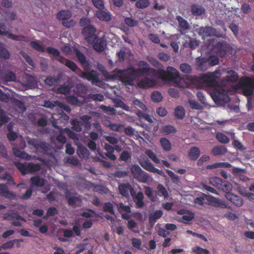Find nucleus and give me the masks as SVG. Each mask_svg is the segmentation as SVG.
<instances>
[{
    "label": "nucleus",
    "mask_w": 254,
    "mask_h": 254,
    "mask_svg": "<svg viewBox=\"0 0 254 254\" xmlns=\"http://www.w3.org/2000/svg\"><path fill=\"white\" fill-rule=\"evenodd\" d=\"M132 190L134 189L132 188L131 185L129 183L122 184L119 186V190L120 193L123 196L126 197L129 196V191H130V192L131 193V191Z\"/></svg>",
    "instance_id": "obj_24"
},
{
    "label": "nucleus",
    "mask_w": 254,
    "mask_h": 254,
    "mask_svg": "<svg viewBox=\"0 0 254 254\" xmlns=\"http://www.w3.org/2000/svg\"><path fill=\"white\" fill-rule=\"evenodd\" d=\"M75 89L79 95L86 94L87 90L86 87L81 83L77 84L75 86Z\"/></svg>",
    "instance_id": "obj_62"
},
{
    "label": "nucleus",
    "mask_w": 254,
    "mask_h": 254,
    "mask_svg": "<svg viewBox=\"0 0 254 254\" xmlns=\"http://www.w3.org/2000/svg\"><path fill=\"white\" fill-rule=\"evenodd\" d=\"M180 69L185 73H190L191 72V66L186 63H183L181 64Z\"/></svg>",
    "instance_id": "obj_63"
},
{
    "label": "nucleus",
    "mask_w": 254,
    "mask_h": 254,
    "mask_svg": "<svg viewBox=\"0 0 254 254\" xmlns=\"http://www.w3.org/2000/svg\"><path fill=\"white\" fill-rule=\"evenodd\" d=\"M70 90L71 87L68 85H60L57 89V93L64 95L69 94L70 92Z\"/></svg>",
    "instance_id": "obj_48"
},
{
    "label": "nucleus",
    "mask_w": 254,
    "mask_h": 254,
    "mask_svg": "<svg viewBox=\"0 0 254 254\" xmlns=\"http://www.w3.org/2000/svg\"><path fill=\"white\" fill-rule=\"evenodd\" d=\"M93 45V49L98 52H102L106 47V42L104 38H99L97 36L94 42L89 43Z\"/></svg>",
    "instance_id": "obj_14"
},
{
    "label": "nucleus",
    "mask_w": 254,
    "mask_h": 254,
    "mask_svg": "<svg viewBox=\"0 0 254 254\" xmlns=\"http://www.w3.org/2000/svg\"><path fill=\"white\" fill-rule=\"evenodd\" d=\"M60 81V77L48 76L46 78L44 82L46 84L49 86H53L57 84Z\"/></svg>",
    "instance_id": "obj_37"
},
{
    "label": "nucleus",
    "mask_w": 254,
    "mask_h": 254,
    "mask_svg": "<svg viewBox=\"0 0 254 254\" xmlns=\"http://www.w3.org/2000/svg\"><path fill=\"white\" fill-rule=\"evenodd\" d=\"M14 164L16 168L22 174L25 175L28 174L27 164H23L19 162H15Z\"/></svg>",
    "instance_id": "obj_41"
},
{
    "label": "nucleus",
    "mask_w": 254,
    "mask_h": 254,
    "mask_svg": "<svg viewBox=\"0 0 254 254\" xmlns=\"http://www.w3.org/2000/svg\"><path fill=\"white\" fill-rule=\"evenodd\" d=\"M28 174L36 172L40 170L41 167L39 164L30 163L27 164Z\"/></svg>",
    "instance_id": "obj_46"
},
{
    "label": "nucleus",
    "mask_w": 254,
    "mask_h": 254,
    "mask_svg": "<svg viewBox=\"0 0 254 254\" xmlns=\"http://www.w3.org/2000/svg\"><path fill=\"white\" fill-rule=\"evenodd\" d=\"M163 213L162 210H157L153 213L150 214L148 218L150 224L153 226L156 222V220L162 216Z\"/></svg>",
    "instance_id": "obj_27"
},
{
    "label": "nucleus",
    "mask_w": 254,
    "mask_h": 254,
    "mask_svg": "<svg viewBox=\"0 0 254 254\" xmlns=\"http://www.w3.org/2000/svg\"><path fill=\"white\" fill-rule=\"evenodd\" d=\"M71 16V13L68 10H62L57 14L56 17L58 20L62 21V25L67 28L73 27L74 25L73 20H68Z\"/></svg>",
    "instance_id": "obj_5"
},
{
    "label": "nucleus",
    "mask_w": 254,
    "mask_h": 254,
    "mask_svg": "<svg viewBox=\"0 0 254 254\" xmlns=\"http://www.w3.org/2000/svg\"><path fill=\"white\" fill-rule=\"evenodd\" d=\"M1 179L7 181L10 185L15 186L16 185L13 177L7 173H4L1 177Z\"/></svg>",
    "instance_id": "obj_55"
},
{
    "label": "nucleus",
    "mask_w": 254,
    "mask_h": 254,
    "mask_svg": "<svg viewBox=\"0 0 254 254\" xmlns=\"http://www.w3.org/2000/svg\"><path fill=\"white\" fill-rule=\"evenodd\" d=\"M240 87L244 95L246 96L252 95L254 90V76L243 77L240 82Z\"/></svg>",
    "instance_id": "obj_4"
},
{
    "label": "nucleus",
    "mask_w": 254,
    "mask_h": 254,
    "mask_svg": "<svg viewBox=\"0 0 254 254\" xmlns=\"http://www.w3.org/2000/svg\"><path fill=\"white\" fill-rule=\"evenodd\" d=\"M9 119L6 116L3 110L0 108V127L3 125L8 122Z\"/></svg>",
    "instance_id": "obj_53"
},
{
    "label": "nucleus",
    "mask_w": 254,
    "mask_h": 254,
    "mask_svg": "<svg viewBox=\"0 0 254 254\" xmlns=\"http://www.w3.org/2000/svg\"><path fill=\"white\" fill-rule=\"evenodd\" d=\"M222 186L220 187L219 190L226 193L229 192V191L231 190L232 185L230 183L227 181H222Z\"/></svg>",
    "instance_id": "obj_60"
},
{
    "label": "nucleus",
    "mask_w": 254,
    "mask_h": 254,
    "mask_svg": "<svg viewBox=\"0 0 254 254\" xmlns=\"http://www.w3.org/2000/svg\"><path fill=\"white\" fill-rule=\"evenodd\" d=\"M158 195L160 196H163L165 198L169 197L168 192L166 189L162 184H159L157 187Z\"/></svg>",
    "instance_id": "obj_38"
},
{
    "label": "nucleus",
    "mask_w": 254,
    "mask_h": 254,
    "mask_svg": "<svg viewBox=\"0 0 254 254\" xmlns=\"http://www.w3.org/2000/svg\"><path fill=\"white\" fill-rule=\"evenodd\" d=\"M207 59L208 64L210 66L216 65L219 64V59L217 56L212 55L210 56L209 58Z\"/></svg>",
    "instance_id": "obj_61"
},
{
    "label": "nucleus",
    "mask_w": 254,
    "mask_h": 254,
    "mask_svg": "<svg viewBox=\"0 0 254 254\" xmlns=\"http://www.w3.org/2000/svg\"><path fill=\"white\" fill-rule=\"evenodd\" d=\"M225 197L228 200L236 206L240 207L243 204V200L242 198L232 193H226Z\"/></svg>",
    "instance_id": "obj_17"
},
{
    "label": "nucleus",
    "mask_w": 254,
    "mask_h": 254,
    "mask_svg": "<svg viewBox=\"0 0 254 254\" xmlns=\"http://www.w3.org/2000/svg\"><path fill=\"white\" fill-rule=\"evenodd\" d=\"M145 195L152 201L156 200V197L153 195L152 189L149 187H146L144 188Z\"/></svg>",
    "instance_id": "obj_54"
},
{
    "label": "nucleus",
    "mask_w": 254,
    "mask_h": 254,
    "mask_svg": "<svg viewBox=\"0 0 254 254\" xmlns=\"http://www.w3.org/2000/svg\"><path fill=\"white\" fill-rule=\"evenodd\" d=\"M0 57L6 60L10 58L9 51L2 45H0Z\"/></svg>",
    "instance_id": "obj_51"
},
{
    "label": "nucleus",
    "mask_w": 254,
    "mask_h": 254,
    "mask_svg": "<svg viewBox=\"0 0 254 254\" xmlns=\"http://www.w3.org/2000/svg\"><path fill=\"white\" fill-rule=\"evenodd\" d=\"M71 125L72 126V128L76 132H80L82 130L80 122L76 119L72 120L71 121Z\"/></svg>",
    "instance_id": "obj_58"
},
{
    "label": "nucleus",
    "mask_w": 254,
    "mask_h": 254,
    "mask_svg": "<svg viewBox=\"0 0 254 254\" xmlns=\"http://www.w3.org/2000/svg\"><path fill=\"white\" fill-rule=\"evenodd\" d=\"M156 84V81L153 79L145 77L137 83V86L141 89L148 88L153 87Z\"/></svg>",
    "instance_id": "obj_19"
},
{
    "label": "nucleus",
    "mask_w": 254,
    "mask_h": 254,
    "mask_svg": "<svg viewBox=\"0 0 254 254\" xmlns=\"http://www.w3.org/2000/svg\"><path fill=\"white\" fill-rule=\"evenodd\" d=\"M193 252L196 254H209V252L208 250L203 249L200 247L196 246L193 249Z\"/></svg>",
    "instance_id": "obj_64"
},
{
    "label": "nucleus",
    "mask_w": 254,
    "mask_h": 254,
    "mask_svg": "<svg viewBox=\"0 0 254 254\" xmlns=\"http://www.w3.org/2000/svg\"><path fill=\"white\" fill-rule=\"evenodd\" d=\"M132 175L140 182L146 183L149 178L148 175L138 165H134L130 168Z\"/></svg>",
    "instance_id": "obj_7"
},
{
    "label": "nucleus",
    "mask_w": 254,
    "mask_h": 254,
    "mask_svg": "<svg viewBox=\"0 0 254 254\" xmlns=\"http://www.w3.org/2000/svg\"><path fill=\"white\" fill-rule=\"evenodd\" d=\"M30 44L31 47L37 51L42 53L45 51L44 47L36 41H31Z\"/></svg>",
    "instance_id": "obj_57"
},
{
    "label": "nucleus",
    "mask_w": 254,
    "mask_h": 254,
    "mask_svg": "<svg viewBox=\"0 0 254 254\" xmlns=\"http://www.w3.org/2000/svg\"><path fill=\"white\" fill-rule=\"evenodd\" d=\"M3 218L6 220H11L13 219H16L17 220H22L25 221V220L20 215H19L17 212H10L5 213L3 215Z\"/></svg>",
    "instance_id": "obj_30"
},
{
    "label": "nucleus",
    "mask_w": 254,
    "mask_h": 254,
    "mask_svg": "<svg viewBox=\"0 0 254 254\" xmlns=\"http://www.w3.org/2000/svg\"><path fill=\"white\" fill-rule=\"evenodd\" d=\"M155 75L164 81H175L180 77L179 72L172 66H169L166 70L164 68L157 69Z\"/></svg>",
    "instance_id": "obj_2"
},
{
    "label": "nucleus",
    "mask_w": 254,
    "mask_h": 254,
    "mask_svg": "<svg viewBox=\"0 0 254 254\" xmlns=\"http://www.w3.org/2000/svg\"><path fill=\"white\" fill-rule=\"evenodd\" d=\"M216 54L220 57H224L227 54V47L224 42H217L214 47Z\"/></svg>",
    "instance_id": "obj_16"
},
{
    "label": "nucleus",
    "mask_w": 254,
    "mask_h": 254,
    "mask_svg": "<svg viewBox=\"0 0 254 254\" xmlns=\"http://www.w3.org/2000/svg\"><path fill=\"white\" fill-rule=\"evenodd\" d=\"M96 29L91 24L85 26L81 31L82 34L84 36L85 40L89 43L94 42L97 37L96 34Z\"/></svg>",
    "instance_id": "obj_6"
},
{
    "label": "nucleus",
    "mask_w": 254,
    "mask_h": 254,
    "mask_svg": "<svg viewBox=\"0 0 254 254\" xmlns=\"http://www.w3.org/2000/svg\"><path fill=\"white\" fill-rule=\"evenodd\" d=\"M150 4L149 0H138L135 2V6L138 8L144 9L147 7Z\"/></svg>",
    "instance_id": "obj_49"
},
{
    "label": "nucleus",
    "mask_w": 254,
    "mask_h": 254,
    "mask_svg": "<svg viewBox=\"0 0 254 254\" xmlns=\"http://www.w3.org/2000/svg\"><path fill=\"white\" fill-rule=\"evenodd\" d=\"M23 240L22 239H14L13 240L7 241V242L3 244L1 246V249H11L13 247L14 243L16 242H22Z\"/></svg>",
    "instance_id": "obj_47"
},
{
    "label": "nucleus",
    "mask_w": 254,
    "mask_h": 254,
    "mask_svg": "<svg viewBox=\"0 0 254 254\" xmlns=\"http://www.w3.org/2000/svg\"><path fill=\"white\" fill-rule=\"evenodd\" d=\"M185 110L182 106H177L174 111L175 117L179 120H182L185 117Z\"/></svg>",
    "instance_id": "obj_33"
},
{
    "label": "nucleus",
    "mask_w": 254,
    "mask_h": 254,
    "mask_svg": "<svg viewBox=\"0 0 254 254\" xmlns=\"http://www.w3.org/2000/svg\"><path fill=\"white\" fill-rule=\"evenodd\" d=\"M65 198L67 200L68 204L71 206H74L76 203H80L82 200L80 196H71L69 192L65 193Z\"/></svg>",
    "instance_id": "obj_29"
},
{
    "label": "nucleus",
    "mask_w": 254,
    "mask_h": 254,
    "mask_svg": "<svg viewBox=\"0 0 254 254\" xmlns=\"http://www.w3.org/2000/svg\"><path fill=\"white\" fill-rule=\"evenodd\" d=\"M75 55L78 61L83 66L84 70H88L90 67V64L87 61L85 55L79 51H77L75 52Z\"/></svg>",
    "instance_id": "obj_21"
},
{
    "label": "nucleus",
    "mask_w": 254,
    "mask_h": 254,
    "mask_svg": "<svg viewBox=\"0 0 254 254\" xmlns=\"http://www.w3.org/2000/svg\"><path fill=\"white\" fill-rule=\"evenodd\" d=\"M58 212L56 207H50L48 209L46 214L44 216V218L47 219L49 216H54L58 214Z\"/></svg>",
    "instance_id": "obj_59"
},
{
    "label": "nucleus",
    "mask_w": 254,
    "mask_h": 254,
    "mask_svg": "<svg viewBox=\"0 0 254 254\" xmlns=\"http://www.w3.org/2000/svg\"><path fill=\"white\" fill-rule=\"evenodd\" d=\"M145 154L151 159L154 163H159L160 160L157 157L156 154L151 150H147L145 151Z\"/></svg>",
    "instance_id": "obj_52"
},
{
    "label": "nucleus",
    "mask_w": 254,
    "mask_h": 254,
    "mask_svg": "<svg viewBox=\"0 0 254 254\" xmlns=\"http://www.w3.org/2000/svg\"><path fill=\"white\" fill-rule=\"evenodd\" d=\"M208 63L206 58L198 57L196 59L197 68L201 71H205L207 69Z\"/></svg>",
    "instance_id": "obj_25"
},
{
    "label": "nucleus",
    "mask_w": 254,
    "mask_h": 254,
    "mask_svg": "<svg viewBox=\"0 0 254 254\" xmlns=\"http://www.w3.org/2000/svg\"><path fill=\"white\" fill-rule=\"evenodd\" d=\"M238 75L236 72L230 70L228 72V75L226 76V80L229 82H236L238 79Z\"/></svg>",
    "instance_id": "obj_42"
},
{
    "label": "nucleus",
    "mask_w": 254,
    "mask_h": 254,
    "mask_svg": "<svg viewBox=\"0 0 254 254\" xmlns=\"http://www.w3.org/2000/svg\"><path fill=\"white\" fill-rule=\"evenodd\" d=\"M205 11V8L201 5L193 4L191 6V12L193 15L199 16Z\"/></svg>",
    "instance_id": "obj_28"
},
{
    "label": "nucleus",
    "mask_w": 254,
    "mask_h": 254,
    "mask_svg": "<svg viewBox=\"0 0 254 254\" xmlns=\"http://www.w3.org/2000/svg\"><path fill=\"white\" fill-rule=\"evenodd\" d=\"M146 59L153 66L158 68V69H162V68H164L163 65L155 58L152 57L147 56Z\"/></svg>",
    "instance_id": "obj_40"
},
{
    "label": "nucleus",
    "mask_w": 254,
    "mask_h": 254,
    "mask_svg": "<svg viewBox=\"0 0 254 254\" xmlns=\"http://www.w3.org/2000/svg\"><path fill=\"white\" fill-rule=\"evenodd\" d=\"M12 151L14 155L17 157L27 160L30 159V156L24 151H21L15 147L12 148Z\"/></svg>",
    "instance_id": "obj_31"
},
{
    "label": "nucleus",
    "mask_w": 254,
    "mask_h": 254,
    "mask_svg": "<svg viewBox=\"0 0 254 254\" xmlns=\"http://www.w3.org/2000/svg\"><path fill=\"white\" fill-rule=\"evenodd\" d=\"M151 98L152 101L155 102H159L163 99L162 94L158 91L153 92L151 95Z\"/></svg>",
    "instance_id": "obj_56"
},
{
    "label": "nucleus",
    "mask_w": 254,
    "mask_h": 254,
    "mask_svg": "<svg viewBox=\"0 0 254 254\" xmlns=\"http://www.w3.org/2000/svg\"><path fill=\"white\" fill-rule=\"evenodd\" d=\"M95 14L100 20L102 21L109 22L112 19L111 13L106 10H104L103 9L96 10Z\"/></svg>",
    "instance_id": "obj_15"
},
{
    "label": "nucleus",
    "mask_w": 254,
    "mask_h": 254,
    "mask_svg": "<svg viewBox=\"0 0 254 254\" xmlns=\"http://www.w3.org/2000/svg\"><path fill=\"white\" fill-rule=\"evenodd\" d=\"M216 137L217 140L222 143H227L230 141L228 137L223 133H217L216 135Z\"/></svg>",
    "instance_id": "obj_50"
},
{
    "label": "nucleus",
    "mask_w": 254,
    "mask_h": 254,
    "mask_svg": "<svg viewBox=\"0 0 254 254\" xmlns=\"http://www.w3.org/2000/svg\"><path fill=\"white\" fill-rule=\"evenodd\" d=\"M113 72L119 77L121 81L125 85H133L135 79L141 75L136 68L129 67L127 68H116Z\"/></svg>",
    "instance_id": "obj_1"
},
{
    "label": "nucleus",
    "mask_w": 254,
    "mask_h": 254,
    "mask_svg": "<svg viewBox=\"0 0 254 254\" xmlns=\"http://www.w3.org/2000/svg\"><path fill=\"white\" fill-rule=\"evenodd\" d=\"M140 165L145 170L153 173H156L161 176L164 175L162 170L155 168L154 165L148 160L146 157H143L139 161Z\"/></svg>",
    "instance_id": "obj_9"
},
{
    "label": "nucleus",
    "mask_w": 254,
    "mask_h": 254,
    "mask_svg": "<svg viewBox=\"0 0 254 254\" xmlns=\"http://www.w3.org/2000/svg\"><path fill=\"white\" fill-rule=\"evenodd\" d=\"M214 32V28L211 26H201L199 29V34L204 38L205 37H212Z\"/></svg>",
    "instance_id": "obj_22"
},
{
    "label": "nucleus",
    "mask_w": 254,
    "mask_h": 254,
    "mask_svg": "<svg viewBox=\"0 0 254 254\" xmlns=\"http://www.w3.org/2000/svg\"><path fill=\"white\" fill-rule=\"evenodd\" d=\"M137 65L139 68H136L141 76L144 75L145 74L149 73H153L155 75L157 69L150 67L148 63L144 61H140L137 63Z\"/></svg>",
    "instance_id": "obj_10"
},
{
    "label": "nucleus",
    "mask_w": 254,
    "mask_h": 254,
    "mask_svg": "<svg viewBox=\"0 0 254 254\" xmlns=\"http://www.w3.org/2000/svg\"><path fill=\"white\" fill-rule=\"evenodd\" d=\"M0 35H7L9 39L18 41H28V37L21 35H15L6 31L5 26L3 23H0Z\"/></svg>",
    "instance_id": "obj_8"
},
{
    "label": "nucleus",
    "mask_w": 254,
    "mask_h": 254,
    "mask_svg": "<svg viewBox=\"0 0 254 254\" xmlns=\"http://www.w3.org/2000/svg\"><path fill=\"white\" fill-rule=\"evenodd\" d=\"M103 210L104 212H109L113 215L115 214L113 204L110 202H107L104 203Z\"/></svg>",
    "instance_id": "obj_43"
},
{
    "label": "nucleus",
    "mask_w": 254,
    "mask_h": 254,
    "mask_svg": "<svg viewBox=\"0 0 254 254\" xmlns=\"http://www.w3.org/2000/svg\"><path fill=\"white\" fill-rule=\"evenodd\" d=\"M28 143L37 150L41 149L43 152H47L48 150V147L45 142L32 139L29 141Z\"/></svg>",
    "instance_id": "obj_18"
},
{
    "label": "nucleus",
    "mask_w": 254,
    "mask_h": 254,
    "mask_svg": "<svg viewBox=\"0 0 254 254\" xmlns=\"http://www.w3.org/2000/svg\"><path fill=\"white\" fill-rule=\"evenodd\" d=\"M31 184L36 187H43L45 185V180L39 176H34L30 179Z\"/></svg>",
    "instance_id": "obj_36"
},
{
    "label": "nucleus",
    "mask_w": 254,
    "mask_h": 254,
    "mask_svg": "<svg viewBox=\"0 0 254 254\" xmlns=\"http://www.w3.org/2000/svg\"><path fill=\"white\" fill-rule=\"evenodd\" d=\"M217 76L215 72H209L202 74L197 77V81L204 84L208 87L216 88L219 86V83L216 80Z\"/></svg>",
    "instance_id": "obj_3"
},
{
    "label": "nucleus",
    "mask_w": 254,
    "mask_h": 254,
    "mask_svg": "<svg viewBox=\"0 0 254 254\" xmlns=\"http://www.w3.org/2000/svg\"><path fill=\"white\" fill-rule=\"evenodd\" d=\"M131 195L137 208H142L144 206L145 203L143 201L144 196L142 192L138 191L136 193L134 190H132L131 191Z\"/></svg>",
    "instance_id": "obj_13"
},
{
    "label": "nucleus",
    "mask_w": 254,
    "mask_h": 254,
    "mask_svg": "<svg viewBox=\"0 0 254 254\" xmlns=\"http://www.w3.org/2000/svg\"><path fill=\"white\" fill-rule=\"evenodd\" d=\"M77 154L80 158H88L89 152L83 145L78 146L77 150Z\"/></svg>",
    "instance_id": "obj_32"
},
{
    "label": "nucleus",
    "mask_w": 254,
    "mask_h": 254,
    "mask_svg": "<svg viewBox=\"0 0 254 254\" xmlns=\"http://www.w3.org/2000/svg\"><path fill=\"white\" fill-rule=\"evenodd\" d=\"M79 76L84 79H86L88 81H91L93 84H96L100 82L99 79L98 73L94 70H92L90 72H84L80 71Z\"/></svg>",
    "instance_id": "obj_11"
},
{
    "label": "nucleus",
    "mask_w": 254,
    "mask_h": 254,
    "mask_svg": "<svg viewBox=\"0 0 254 254\" xmlns=\"http://www.w3.org/2000/svg\"><path fill=\"white\" fill-rule=\"evenodd\" d=\"M209 204L213 207L221 208H230L229 205L224 200L217 198L211 195H208L207 198Z\"/></svg>",
    "instance_id": "obj_12"
},
{
    "label": "nucleus",
    "mask_w": 254,
    "mask_h": 254,
    "mask_svg": "<svg viewBox=\"0 0 254 254\" xmlns=\"http://www.w3.org/2000/svg\"><path fill=\"white\" fill-rule=\"evenodd\" d=\"M222 181L221 178L217 177H212L210 179V184L219 190L222 186Z\"/></svg>",
    "instance_id": "obj_44"
},
{
    "label": "nucleus",
    "mask_w": 254,
    "mask_h": 254,
    "mask_svg": "<svg viewBox=\"0 0 254 254\" xmlns=\"http://www.w3.org/2000/svg\"><path fill=\"white\" fill-rule=\"evenodd\" d=\"M200 154V149L198 147L193 146L191 147L188 151V156L191 161H196Z\"/></svg>",
    "instance_id": "obj_26"
},
{
    "label": "nucleus",
    "mask_w": 254,
    "mask_h": 254,
    "mask_svg": "<svg viewBox=\"0 0 254 254\" xmlns=\"http://www.w3.org/2000/svg\"><path fill=\"white\" fill-rule=\"evenodd\" d=\"M60 63L64 64L67 67L70 68L73 71L79 70L80 72L81 70L78 67L77 65L72 61L66 59L63 57H61L60 59L58 60Z\"/></svg>",
    "instance_id": "obj_23"
},
{
    "label": "nucleus",
    "mask_w": 254,
    "mask_h": 254,
    "mask_svg": "<svg viewBox=\"0 0 254 254\" xmlns=\"http://www.w3.org/2000/svg\"><path fill=\"white\" fill-rule=\"evenodd\" d=\"M227 149L223 146H216L211 150L212 154L215 156L224 155L227 152Z\"/></svg>",
    "instance_id": "obj_35"
},
{
    "label": "nucleus",
    "mask_w": 254,
    "mask_h": 254,
    "mask_svg": "<svg viewBox=\"0 0 254 254\" xmlns=\"http://www.w3.org/2000/svg\"><path fill=\"white\" fill-rule=\"evenodd\" d=\"M177 20L178 21L179 27L181 28V31H186L189 29L190 25L189 23L182 17L181 16H177Z\"/></svg>",
    "instance_id": "obj_34"
},
{
    "label": "nucleus",
    "mask_w": 254,
    "mask_h": 254,
    "mask_svg": "<svg viewBox=\"0 0 254 254\" xmlns=\"http://www.w3.org/2000/svg\"><path fill=\"white\" fill-rule=\"evenodd\" d=\"M0 196L9 199H14L15 197L14 193L8 190L7 186L4 184H0Z\"/></svg>",
    "instance_id": "obj_20"
},
{
    "label": "nucleus",
    "mask_w": 254,
    "mask_h": 254,
    "mask_svg": "<svg viewBox=\"0 0 254 254\" xmlns=\"http://www.w3.org/2000/svg\"><path fill=\"white\" fill-rule=\"evenodd\" d=\"M160 142L163 149L166 151H169L171 149V144L170 141L165 137H162L160 140Z\"/></svg>",
    "instance_id": "obj_39"
},
{
    "label": "nucleus",
    "mask_w": 254,
    "mask_h": 254,
    "mask_svg": "<svg viewBox=\"0 0 254 254\" xmlns=\"http://www.w3.org/2000/svg\"><path fill=\"white\" fill-rule=\"evenodd\" d=\"M136 114L140 120L144 119L150 123H152L153 122L152 118L149 115L143 113L141 110L137 111Z\"/></svg>",
    "instance_id": "obj_45"
}]
</instances>
